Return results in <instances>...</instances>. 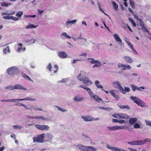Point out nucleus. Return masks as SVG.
Returning a JSON list of instances; mask_svg holds the SVG:
<instances>
[{
  "instance_id": "f257e3e1",
  "label": "nucleus",
  "mask_w": 151,
  "mask_h": 151,
  "mask_svg": "<svg viewBox=\"0 0 151 151\" xmlns=\"http://www.w3.org/2000/svg\"><path fill=\"white\" fill-rule=\"evenodd\" d=\"M77 147H78L80 150L82 151H96L97 149L92 146H87L82 145H78Z\"/></svg>"
},
{
  "instance_id": "f03ea898",
  "label": "nucleus",
  "mask_w": 151,
  "mask_h": 151,
  "mask_svg": "<svg viewBox=\"0 0 151 151\" xmlns=\"http://www.w3.org/2000/svg\"><path fill=\"white\" fill-rule=\"evenodd\" d=\"M6 72L9 75L13 76L14 75L19 73V70L15 67H11L8 68Z\"/></svg>"
},
{
  "instance_id": "7ed1b4c3",
  "label": "nucleus",
  "mask_w": 151,
  "mask_h": 151,
  "mask_svg": "<svg viewBox=\"0 0 151 151\" xmlns=\"http://www.w3.org/2000/svg\"><path fill=\"white\" fill-rule=\"evenodd\" d=\"M45 137V134L42 133L38 135L36 137H33V140L34 142L42 143L44 142Z\"/></svg>"
},
{
  "instance_id": "20e7f679",
  "label": "nucleus",
  "mask_w": 151,
  "mask_h": 151,
  "mask_svg": "<svg viewBox=\"0 0 151 151\" xmlns=\"http://www.w3.org/2000/svg\"><path fill=\"white\" fill-rule=\"evenodd\" d=\"M113 117L119 119H128L129 116L125 114H117L115 113L112 115Z\"/></svg>"
},
{
  "instance_id": "39448f33",
  "label": "nucleus",
  "mask_w": 151,
  "mask_h": 151,
  "mask_svg": "<svg viewBox=\"0 0 151 151\" xmlns=\"http://www.w3.org/2000/svg\"><path fill=\"white\" fill-rule=\"evenodd\" d=\"M81 75V73H80L79 75L77 77V78L78 80L81 81H82L83 83L84 84H88L89 83L90 85L92 84V82L90 81L89 78L87 77H85L83 78H81L80 76Z\"/></svg>"
},
{
  "instance_id": "423d86ee",
  "label": "nucleus",
  "mask_w": 151,
  "mask_h": 151,
  "mask_svg": "<svg viewBox=\"0 0 151 151\" xmlns=\"http://www.w3.org/2000/svg\"><path fill=\"white\" fill-rule=\"evenodd\" d=\"M35 127L40 130H48L49 127L48 125H41L40 124H36L35 125Z\"/></svg>"
},
{
  "instance_id": "0eeeda50",
  "label": "nucleus",
  "mask_w": 151,
  "mask_h": 151,
  "mask_svg": "<svg viewBox=\"0 0 151 151\" xmlns=\"http://www.w3.org/2000/svg\"><path fill=\"white\" fill-rule=\"evenodd\" d=\"M118 68L122 70H129L131 68L130 66L129 65H124L119 63L118 64Z\"/></svg>"
},
{
  "instance_id": "6e6552de",
  "label": "nucleus",
  "mask_w": 151,
  "mask_h": 151,
  "mask_svg": "<svg viewBox=\"0 0 151 151\" xmlns=\"http://www.w3.org/2000/svg\"><path fill=\"white\" fill-rule=\"evenodd\" d=\"M88 59L92 60L91 61V64H95V65L93 66V68L95 67H99L101 65V63L100 62L97 60H94L93 58H88Z\"/></svg>"
},
{
  "instance_id": "1a4fd4ad",
  "label": "nucleus",
  "mask_w": 151,
  "mask_h": 151,
  "mask_svg": "<svg viewBox=\"0 0 151 151\" xmlns=\"http://www.w3.org/2000/svg\"><path fill=\"white\" fill-rule=\"evenodd\" d=\"M114 85L115 87H117L119 91L121 92L124 94H125V92H124V89L122 87L120 83L118 81L115 82L114 83Z\"/></svg>"
},
{
  "instance_id": "9d476101",
  "label": "nucleus",
  "mask_w": 151,
  "mask_h": 151,
  "mask_svg": "<svg viewBox=\"0 0 151 151\" xmlns=\"http://www.w3.org/2000/svg\"><path fill=\"white\" fill-rule=\"evenodd\" d=\"M108 128L111 130H115L118 129H124L125 127L123 126H115L108 127Z\"/></svg>"
},
{
  "instance_id": "9b49d317",
  "label": "nucleus",
  "mask_w": 151,
  "mask_h": 151,
  "mask_svg": "<svg viewBox=\"0 0 151 151\" xmlns=\"http://www.w3.org/2000/svg\"><path fill=\"white\" fill-rule=\"evenodd\" d=\"M3 18L5 19H10L15 21H17L19 19V18L14 17L13 16H9V15H7V16H3Z\"/></svg>"
},
{
  "instance_id": "f8f14e48",
  "label": "nucleus",
  "mask_w": 151,
  "mask_h": 151,
  "mask_svg": "<svg viewBox=\"0 0 151 151\" xmlns=\"http://www.w3.org/2000/svg\"><path fill=\"white\" fill-rule=\"evenodd\" d=\"M80 87L81 88H82L86 90L88 92L90 96L91 97V98H93V96H94L93 93V92L91 91V89L87 87H83V85H81Z\"/></svg>"
},
{
  "instance_id": "ddd939ff",
  "label": "nucleus",
  "mask_w": 151,
  "mask_h": 151,
  "mask_svg": "<svg viewBox=\"0 0 151 151\" xmlns=\"http://www.w3.org/2000/svg\"><path fill=\"white\" fill-rule=\"evenodd\" d=\"M106 147L114 151H126L122 149H118L117 148L110 147L109 145H107Z\"/></svg>"
},
{
  "instance_id": "4468645a",
  "label": "nucleus",
  "mask_w": 151,
  "mask_h": 151,
  "mask_svg": "<svg viewBox=\"0 0 151 151\" xmlns=\"http://www.w3.org/2000/svg\"><path fill=\"white\" fill-rule=\"evenodd\" d=\"M128 144L132 145H139L142 144V140H137L129 142Z\"/></svg>"
},
{
  "instance_id": "2eb2a0df",
  "label": "nucleus",
  "mask_w": 151,
  "mask_h": 151,
  "mask_svg": "<svg viewBox=\"0 0 151 151\" xmlns=\"http://www.w3.org/2000/svg\"><path fill=\"white\" fill-rule=\"evenodd\" d=\"M81 118L84 121L86 122L92 121H93V118L92 117L88 116H82Z\"/></svg>"
},
{
  "instance_id": "dca6fc26",
  "label": "nucleus",
  "mask_w": 151,
  "mask_h": 151,
  "mask_svg": "<svg viewBox=\"0 0 151 151\" xmlns=\"http://www.w3.org/2000/svg\"><path fill=\"white\" fill-rule=\"evenodd\" d=\"M130 99L133 100V101L139 106H142V103L138 101V99L137 97L132 96L130 97Z\"/></svg>"
},
{
  "instance_id": "f3484780",
  "label": "nucleus",
  "mask_w": 151,
  "mask_h": 151,
  "mask_svg": "<svg viewBox=\"0 0 151 151\" xmlns=\"http://www.w3.org/2000/svg\"><path fill=\"white\" fill-rule=\"evenodd\" d=\"M59 56L62 58H64L67 57V55L65 52H60L58 53Z\"/></svg>"
},
{
  "instance_id": "a211bd4d",
  "label": "nucleus",
  "mask_w": 151,
  "mask_h": 151,
  "mask_svg": "<svg viewBox=\"0 0 151 151\" xmlns=\"http://www.w3.org/2000/svg\"><path fill=\"white\" fill-rule=\"evenodd\" d=\"M14 86L15 89L22 90L24 91H26L27 90V89L26 88L23 87L22 86L19 84H16Z\"/></svg>"
},
{
  "instance_id": "6ab92c4d",
  "label": "nucleus",
  "mask_w": 151,
  "mask_h": 151,
  "mask_svg": "<svg viewBox=\"0 0 151 151\" xmlns=\"http://www.w3.org/2000/svg\"><path fill=\"white\" fill-rule=\"evenodd\" d=\"M114 37L116 40V41L118 42L122 43V41L119 37V35L117 34H114L113 35Z\"/></svg>"
},
{
  "instance_id": "aec40b11",
  "label": "nucleus",
  "mask_w": 151,
  "mask_h": 151,
  "mask_svg": "<svg viewBox=\"0 0 151 151\" xmlns=\"http://www.w3.org/2000/svg\"><path fill=\"white\" fill-rule=\"evenodd\" d=\"M124 58L127 63H132L133 62L132 59L129 56H125Z\"/></svg>"
},
{
  "instance_id": "412c9836",
  "label": "nucleus",
  "mask_w": 151,
  "mask_h": 151,
  "mask_svg": "<svg viewBox=\"0 0 151 151\" xmlns=\"http://www.w3.org/2000/svg\"><path fill=\"white\" fill-rule=\"evenodd\" d=\"M73 99L75 101L78 102L83 100V97L77 96L75 98H74Z\"/></svg>"
},
{
  "instance_id": "4be33fe9",
  "label": "nucleus",
  "mask_w": 151,
  "mask_h": 151,
  "mask_svg": "<svg viewBox=\"0 0 151 151\" xmlns=\"http://www.w3.org/2000/svg\"><path fill=\"white\" fill-rule=\"evenodd\" d=\"M17 101H22L23 100H30V101H35V99L30 98L29 97H27L25 98L22 99H16Z\"/></svg>"
},
{
  "instance_id": "5701e85b",
  "label": "nucleus",
  "mask_w": 151,
  "mask_h": 151,
  "mask_svg": "<svg viewBox=\"0 0 151 151\" xmlns=\"http://www.w3.org/2000/svg\"><path fill=\"white\" fill-rule=\"evenodd\" d=\"M142 31L145 32V33H148L150 35H151L149 33V31L144 26V24L142 22Z\"/></svg>"
},
{
  "instance_id": "b1692460",
  "label": "nucleus",
  "mask_w": 151,
  "mask_h": 151,
  "mask_svg": "<svg viewBox=\"0 0 151 151\" xmlns=\"http://www.w3.org/2000/svg\"><path fill=\"white\" fill-rule=\"evenodd\" d=\"M137 121L136 118H132L129 119V122L130 124H133L136 122Z\"/></svg>"
},
{
  "instance_id": "393cba45",
  "label": "nucleus",
  "mask_w": 151,
  "mask_h": 151,
  "mask_svg": "<svg viewBox=\"0 0 151 151\" xmlns=\"http://www.w3.org/2000/svg\"><path fill=\"white\" fill-rule=\"evenodd\" d=\"M110 92L111 95L114 97L116 99H118L119 98V96L116 94L114 92V91H110Z\"/></svg>"
},
{
  "instance_id": "a878e982",
  "label": "nucleus",
  "mask_w": 151,
  "mask_h": 151,
  "mask_svg": "<svg viewBox=\"0 0 151 151\" xmlns=\"http://www.w3.org/2000/svg\"><path fill=\"white\" fill-rule=\"evenodd\" d=\"M93 98L97 102H99L100 101H102V99L100 98L98 96L96 95H94Z\"/></svg>"
},
{
  "instance_id": "bb28decb",
  "label": "nucleus",
  "mask_w": 151,
  "mask_h": 151,
  "mask_svg": "<svg viewBox=\"0 0 151 151\" xmlns=\"http://www.w3.org/2000/svg\"><path fill=\"white\" fill-rule=\"evenodd\" d=\"M52 137L53 136L50 134L47 133L46 134V138L47 139V141L51 140Z\"/></svg>"
},
{
  "instance_id": "cd10ccee",
  "label": "nucleus",
  "mask_w": 151,
  "mask_h": 151,
  "mask_svg": "<svg viewBox=\"0 0 151 151\" xmlns=\"http://www.w3.org/2000/svg\"><path fill=\"white\" fill-rule=\"evenodd\" d=\"M95 84L98 88H103V86L101 85H99L100 82L99 81H96Z\"/></svg>"
},
{
  "instance_id": "c85d7f7f",
  "label": "nucleus",
  "mask_w": 151,
  "mask_h": 151,
  "mask_svg": "<svg viewBox=\"0 0 151 151\" xmlns=\"http://www.w3.org/2000/svg\"><path fill=\"white\" fill-rule=\"evenodd\" d=\"M119 107L121 109H130V107L128 105H119Z\"/></svg>"
},
{
  "instance_id": "c756f323",
  "label": "nucleus",
  "mask_w": 151,
  "mask_h": 151,
  "mask_svg": "<svg viewBox=\"0 0 151 151\" xmlns=\"http://www.w3.org/2000/svg\"><path fill=\"white\" fill-rule=\"evenodd\" d=\"M17 99H9L8 100H1V101L4 102H14L16 101H17Z\"/></svg>"
},
{
  "instance_id": "7c9ffc66",
  "label": "nucleus",
  "mask_w": 151,
  "mask_h": 151,
  "mask_svg": "<svg viewBox=\"0 0 151 151\" xmlns=\"http://www.w3.org/2000/svg\"><path fill=\"white\" fill-rule=\"evenodd\" d=\"M112 3L113 5V6L114 7V9L116 11L118 9V5L114 1H112Z\"/></svg>"
},
{
  "instance_id": "2f4dec72",
  "label": "nucleus",
  "mask_w": 151,
  "mask_h": 151,
  "mask_svg": "<svg viewBox=\"0 0 151 151\" xmlns=\"http://www.w3.org/2000/svg\"><path fill=\"white\" fill-rule=\"evenodd\" d=\"M37 27V26L32 24H30L28 26H27L25 28L26 29H29L30 28H35Z\"/></svg>"
},
{
  "instance_id": "473e14b6",
  "label": "nucleus",
  "mask_w": 151,
  "mask_h": 151,
  "mask_svg": "<svg viewBox=\"0 0 151 151\" xmlns=\"http://www.w3.org/2000/svg\"><path fill=\"white\" fill-rule=\"evenodd\" d=\"M23 14V12L22 11H19L16 13V15L19 17H21Z\"/></svg>"
},
{
  "instance_id": "72a5a7b5",
  "label": "nucleus",
  "mask_w": 151,
  "mask_h": 151,
  "mask_svg": "<svg viewBox=\"0 0 151 151\" xmlns=\"http://www.w3.org/2000/svg\"><path fill=\"white\" fill-rule=\"evenodd\" d=\"M11 4L10 3H6V2H4L1 3V6H2L8 7L9 5H11Z\"/></svg>"
},
{
  "instance_id": "f704fd0d",
  "label": "nucleus",
  "mask_w": 151,
  "mask_h": 151,
  "mask_svg": "<svg viewBox=\"0 0 151 151\" xmlns=\"http://www.w3.org/2000/svg\"><path fill=\"white\" fill-rule=\"evenodd\" d=\"M35 39H32L26 41V42L29 43L30 44H33L35 43Z\"/></svg>"
},
{
  "instance_id": "c9c22d12",
  "label": "nucleus",
  "mask_w": 151,
  "mask_h": 151,
  "mask_svg": "<svg viewBox=\"0 0 151 151\" xmlns=\"http://www.w3.org/2000/svg\"><path fill=\"white\" fill-rule=\"evenodd\" d=\"M7 52H10L9 46H7L6 48L4 49L3 50V52L6 54Z\"/></svg>"
},
{
  "instance_id": "e433bc0d",
  "label": "nucleus",
  "mask_w": 151,
  "mask_h": 151,
  "mask_svg": "<svg viewBox=\"0 0 151 151\" xmlns=\"http://www.w3.org/2000/svg\"><path fill=\"white\" fill-rule=\"evenodd\" d=\"M129 21L131 22L133 26V27H135L136 26V24L130 18H129Z\"/></svg>"
},
{
  "instance_id": "4c0bfd02",
  "label": "nucleus",
  "mask_w": 151,
  "mask_h": 151,
  "mask_svg": "<svg viewBox=\"0 0 151 151\" xmlns=\"http://www.w3.org/2000/svg\"><path fill=\"white\" fill-rule=\"evenodd\" d=\"M23 76L26 79H27L31 81H32V80L28 76L26 75L25 74H24Z\"/></svg>"
},
{
  "instance_id": "58836bf2",
  "label": "nucleus",
  "mask_w": 151,
  "mask_h": 151,
  "mask_svg": "<svg viewBox=\"0 0 151 151\" xmlns=\"http://www.w3.org/2000/svg\"><path fill=\"white\" fill-rule=\"evenodd\" d=\"M35 119H41L42 120H45V118L43 116H35Z\"/></svg>"
},
{
  "instance_id": "ea45409f",
  "label": "nucleus",
  "mask_w": 151,
  "mask_h": 151,
  "mask_svg": "<svg viewBox=\"0 0 151 151\" xmlns=\"http://www.w3.org/2000/svg\"><path fill=\"white\" fill-rule=\"evenodd\" d=\"M134 18H135V19H136L138 21L139 20L140 21V22L141 21V19H139L138 17L136 14H134ZM140 25H142V24H141V22H140Z\"/></svg>"
},
{
  "instance_id": "a19ab883",
  "label": "nucleus",
  "mask_w": 151,
  "mask_h": 151,
  "mask_svg": "<svg viewBox=\"0 0 151 151\" xmlns=\"http://www.w3.org/2000/svg\"><path fill=\"white\" fill-rule=\"evenodd\" d=\"M52 66L51 63H49L47 67V68L49 70V71L50 72L52 70Z\"/></svg>"
},
{
  "instance_id": "79ce46f5",
  "label": "nucleus",
  "mask_w": 151,
  "mask_h": 151,
  "mask_svg": "<svg viewBox=\"0 0 151 151\" xmlns=\"http://www.w3.org/2000/svg\"><path fill=\"white\" fill-rule=\"evenodd\" d=\"M62 35H63L65 37H66L67 38L69 39L71 38V37L69 35H67V34L65 32H63L62 34Z\"/></svg>"
},
{
  "instance_id": "37998d69",
  "label": "nucleus",
  "mask_w": 151,
  "mask_h": 151,
  "mask_svg": "<svg viewBox=\"0 0 151 151\" xmlns=\"http://www.w3.org/2000/svg\"><path fill=\"white\" fill-rule=\"evenodd\" d=\"M6 89H9L10 90H13L15 89H14V86H7L6 88Z\"/></svg>"
},
{
  "instance_id": "c03bdc74",
  "label": "nucleus",
  "mask_w": 151,
  "mask_h": 151,
  "mask_svg": "<svg viewBox=\"0 0 151 151\" xmlns=\"http://www.w3.org/2000/svg\"><path fill=\"white\" fill-rule=\"evenodd\" d=\"M56 107L58 108V109L59 110L62 111V112H65L66 111V110L63 109L62 108L60 107H58V106H56Z\"/></svg>"
},
{
  "instance_id": "a18cd8bd",
  "label": "nucleus",
  "mask_w": 151,
  "mask_h": 151,
  "mask_svg": "<svg viewBox=\"0 0 151 151\" xmlns=\"http://www.w3.org/2000/svg\"><path fill=\"white\" fill-rule=\"evenodd\" d=\"M54 67L56 69V70H54V73H56L58 71V67L57 65L55 64L54 65Z\"/></svg>"
},
{
  "instance_id": "49530a36",
  "label": "nucleus",
  "mask_w": 151,
  "mask_h": 151,
  "mask_svg": "<svg viewBox=\"0 0 151 151\" xmlns=\"http://www.w3.org/2000/svg\"><path fill=\"white\" fill-rule=\"evenodd\" d=\"M130 5H131L132 7L133 8H134L135 7L134 4V2L131 0L129 1Z\"/></svg>"
},
{
  "instance_id": "de8ad7c7",
  "label": "nucleus",
  "mask_w": 151,
  "mask_h": 151,
  "mask_svg": "<svg viewBox=\"0 0 151 151\" xmlns=\"http://www.w3.org/2000/svg\"><path fill=\"white\" fill-rule=\"evenodd\" d=\"M131 87L133 91H134L137 88V86H135L134 85H132Z\"/></svg>"
},
{
  "instance_id": "09e8293b",
  "label": "nucleus",
  "mask_w": 151,
  "mask_h": 151,
  "mask_svg": "<svg viewBox=\"0 0 151 151\" xmlns=\"http://www.w3.org/2000/svg\"><path fill=\"white\" fill-rule=\"evenodd\" d=\"M36 17V15H24V17L25 18L28 17H31L33 18H35Z\"/></svg>"
},
{
  "instance_id": "8fccbe9b",
  "label": "nucleus",
  "mask_w": 151,
  "mask_h": 151,
  "mask_svg": "<svg viewBox=\"0 0 151 151\" xmlns=\"http://www.w3.org/2000/svg\"><path fill=\"white\" fill-rule=\"evenodd\" d=\"M145 121L147 125L151 127V121H147L146 120Z\"/></svg>"
},
{
  "instance_id": "3c124183",
  "label": "nucleus",
  "mask_w": 151,
  "mask_h": 151,
  "mask_svg": "<svg viewBox=\"0 0 151 151\" xmlns=\"http://www.w3.org/2000/svg\"><path fill=\"white\" fill-rule=\"evenodd\" d=\"M134 127L135 128H139L140 127V125L136 123L134 125Z\"/></svg>"
},
{
  "instance_id": "603ef678",
  "label": "nucleus",
  "mask_w": 151,
  "mask_h": 151,
  "mask_svg": "<svg viewBox=\"0 0 151 151\" xmlns=\"http://www.w3.org/2000/svg\"><path fill=\"white\" fill-rule=\"evenodd\" d=\"M15 105L19 106H23L24 107H25V106L24 104L21 103L16 104H15Z\"/></svg>"
},
{
  "instance_id": "864d4df0",
  "label": "nucleus",
  "mask_w": 151,
  "mask_h": 151,
  "mask_svg": "<svg viewBox=\"0 0 151 151\" xmlns=\"http://www.w3.org/2000/svg\"><path fill=\"white\" fill-rule=\"evenodd\" d=\"M125 121L123 120H119L118 121V123L120 124H123L125 123Z\"/></svg>"
},
{
  "instance_id": "5fc2aeb1",
  "label": "nucleus",
  "mask_w": 151,
  "mask_h": 151,
  "mask_svg": "<svg viewBox=\"0 0 151 151\" xmlns=\"http://www.w3.org/2000/svg\"><path fill=\"white\" fill-rule=\"evenodd\" d=\"M149 139H146L143 140H142V145L145 144L147 142H149L150 141L148 140Z\"/></svg>"
},
{
  "instance_id": "6e6d98bb",
  "label": "nucleus",
  "mask_w": 151,
  "mask_h": 151,
  "mask_svg": "<svg viewBox=\"0 0 151 151\" xmlns=\"http://www.w3.org/2000/svg\"><path fill=\"white\" fill-rule=\"evenodd\" d=\"M124 92L126 93V92H129L130 91V89L129 88L125 87L124 88Z\"/></svg>"
},
{
  "instance_id": "4d7b16f0",
  "label": "nucleus",
  "mask_w": 151,
  "mask_h": 151,
  "mask_svg": "<svg viewBox=\"0 0 151 151\" xmlns=\"http://www.w3.org/2000/svg\"><path fill=\"white\" fill-rule=\"evenodd\" d=\"M127 44L130 47V48H132V47H133V45L129 41H128L127 42Z\"/></svg>"
},
{
  "instance_id": "13d9d810",
  "label": "nucleus",
  "mask_w": 151,
  "mask_h": 151,
  "mask_svg": "<svg viewBox=\"0 0 151 151\" xmlns=\"http://www.w3.org/2000/svg\"><path fill=\"white\" fill-rule=\"evenodd\" d=\"M11 137L12 138L14 139H16L15 135L14 134H12L11 135Z\"/></svg>"
},
{
  "instance_id": "bf43d9fd",
  "label": "nucleus",
  "mask_w": 151,
  "mask_h": 151,
  "mask_svg": "<svg viewBox=\"0 0 151 151\" xmlns=\"http://www.w3.org/2000/svg\"><path fill=\"white\" fill-rule=\"evenodd\" d=\"M118 119H113L112 120V122L113 123L118 122Z\"/></svg>"
},
{
  "instance_id": "052dcab7",
  "label": "nucleus",
  "mask_w": 151,
  "mask_h": 151,
  "mask_svg": "<svg viewBox=\"0 0 151 151\" xmlns=\"http://www.w3.org/2000/svg\"><path fill=\"white\" fill-rule=\"evenodd\" d=\"M98 6H99V10L101 12H103L104 11L101 8V6H100V3H98Z\"/></svg>"
},
{
  "instance_id": "680f3d73",
  "label": "nucleus",
  "mask_w": 151,
  "mask_h": 151,
  "mask_svg": "<svg viewBox=\"0 0 151 151\" xmlns=\"http://www.w3.org/2000/svg\"><path fill=\"white\" fill-rule=\"evenodd\" d=\"M131 50H132V52H135V53L136 54H137V51H136V50L134 49L133 47H132V48H131Z\"/></svg>"
},
{
  "instance_id": "e2e57ef3",
  "label": "nucleus",
  "mask_w": 151,
  "mask_h": 151,
  "mask_svg": "<svg viewBox=\"0 0 151 151\" xmlns=\"http://www.w3.org/2000/svg\"><path fill=\"white\" fill-rule=\"evenodd\" d=\"M87 55V53L84 52V53H83L82 54L80 55V56H84V57H86V56Z\"/></svg>"
},
{
  "instance_id": "0e129e2a",
  "label": "nucleus",
  "mask_w": 151,
  "mask_h": 151,
  "mask_svg": "<svg viewBox=\"0 0 151 151\" xmlns=\"http://www.w3.org/2000/svg\"><path fill=\"white\" fill-rule=\"evenodd\" d=\"M80 60H79L78 59H74L73 60L72 63L73 64H74L76 63L77 61Z\"/></svg>"
},
{
  "instance_id": "69168bd1",
  "label": "nucleus",
  "mask_w": 151,
  "mask_h": 151,
  "mask_svg": "<svg viewBox=\"0 0 151 151\" xmlns=\"http://www.w3.org/2000/svg\"><path fill=\"white\" fill-rule=\"evenodd\" d=\"M34 109L35 110H37V111L39 110V111H42V109L39 108H35Z\"/></svg>"
},
{
  "instance_id": "338daca9",
  "label": "nucleus",
  "mask_w": 151,
  "mask_h": 151,
  "mask_svg": "<svg viewBox=\"0 0 151 151\" xmlns=\"http://www.w3.org/2000/svg\"><path fill=\"white\" fill-rule=\"evenodd\" d=\"M5 149L4 147L2 146L0 148V151H3Z\"/></svg>"
},
{
  "instance_id": "774afa93",
  "label": "nucleus",
  "mask_w": 151,
  "mask_h": 151,
  "mask_svg": "<svg viewBox=\"0 0 151 151\" xmlns=\"http://www.w3.org/2000/svg\"><path fill=\"white\" fill-rule=\"evenodd\" d=\"M129 10L131 13L132 14H134V12L130 8H129Z\"/></svg>"
}]
</instances>
